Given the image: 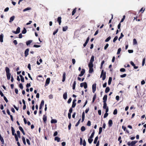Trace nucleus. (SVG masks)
Listing matches in <instances>:
<instances>
[{
	"label": "nucleus",
	"mask_w": 146,
	"mask_h": 146,
	"mask_svg": "<svg viewBox=\"0 0 146 146\" xmlns=\"http://www.w3.org/2000/svg\"><path fill=\"white\" fill-rule=\"evenodd\" d=\"M19 76L21 78V82H24V77L23 76L20 74L19 75Z\"/></svg>",
	"instance_id": "obj_19"
},
{
	"label": "nucleus",
	"mask_w": 146,
	"mask_h": 146,
	"mask_svg": "<svg viewBox=\"0 0 146 146\" xmlns=\"http://www.w3.org/2000/svg\"><path fill=\"white\" fill-rule=\"evenodd\" d=\"M0 140L2 142V144H4V140L3 138L1 137V134H0Z\"/></svg>",
	"instance_id": "obj_28"
},
{
	"label": "nucleus",
	"mask_w": 146,
	"mask_h": 146,
	"mask_svg": "<svg viewBox=\"0 0 146 146\" xmlns=\"http://www.w3.org/2000/svg\"><path fill=\"white\" fill-rule=\"evenodd\" d=\"M15 17L14 16L11 17L10 19L9 22L11 23L14 20Z\"/></svg>",
	"instance_id": "obj_23"
},
{
	"label": "nucleus",
	"mask_w": 146,
	"mask_h": 146,
	"mask_svg": "<svg viewBox=\"0 0 146 146\" xmlns=\"http://www.w3.org/2000/svg\"><path fill=\"white\" fill-rule=\"evenodd\" d=\"M26 141L28 145H31L30 141L28 139H26Z\"/></svg>",
	"instance_id": "obj_58"
},
{
	"label": "nucleus",
	"mask_w": 146,
	"mask_h": 146,
	"mask_svg": "<svg viewBox=\"0 0 146 146\" xmlns=\"http://www.w3.org/2000/svg\"><path fill=\"white\" fill-rule=\"evenodd\" d=\"M76 84V81H74L72 86V89L74 90L75 89Z\"/></svg>",
	"instance_id": "obj_30"
},
{
	"label": "nucleus",
	"mask_w": 146,
	"mask_h": 146,
	"mask_svg": "<svg viewBox=\"0 0 146 146\" xmlns=\"http://www.w3.org/2000/svg\"><path fill=\"white\" fill-rule=\"evenodd\" d=\"M127 76V74H122V75H120V77L121 78H124V77H126Z\"/></svg>",
	"instance_id": "obj_57"
},
{
	"label": "nucleus",
	"mask_w": 146,
	"mask_h": 146,
	"mask_svg": "<svg viewBox=\"0 0 146 146\" xmlns=\"http://www.w3.org/2000/svg\"><path fill=\"white\" fill-rule=\"evenodd\" d=\"M81 119H79V120L78 121V122H77V123H76V124L75 125L76 126V127L79 124Z\"/></svg>",
	"instance_id": "obj_50"
},
{
	"label": "nucleus",
	"mask_w": 146,
	"mask_h": 146,
	"mask_svg": "<svg viewBox=\"0 0 146 146\" xmlns=\"http://www.w3.org/2000/svg\"><path fill=\"white\" fill-rule=\"evenodd\" d=\"M113 124L112 121L111 119L109 120L108 121V125L109 127H111Z\"/></svg>",
	"instance_id": "obj_15"
},
{
	"label": "nucleus",
	"mask_w": 146,
	"mask_h": 146,
	"mask_svg": "<svg viewBox=\"0 0 146 146\" xmlns=\"http://www.w3.org/2000/svg\"><path fill=\"white\" fill-rule=\"evenodd\" d=\"M58 29H56L55 31H54L53 32V35H55V34H56V33H57V32H58Z\"/></svg>",
	"instance_id": "obj_49"
},
{
	"label": "nucleus",
	"mask_w": 146,
	"mask_h": 146,
	"mask_svg": "<svg viewBox=\"0 0 146 146\" xmlns=\"http://www.w3.org/2000/svg\"><path fill=\"white\" fill-rule=\"evenodd\" d=\"M94 133H95V131H94V130H93V132L92 133L91 135H90V138L91 139L93 138V137H94Z\"/></svg>",
	"instance_id": "obj_33"
},
{
	"label": "nucleus",
	"mask_w": 146,
	"mask_h": 146,
	"mask_svg": "<svg viewBox=\"0 0 146 146\" xmlns=\"http://www.w3.org/2000/svg\"><path fill=\"white\" fill-rule=\"evenodd\" d=\"M110 90V88L109 87H107L106 88L105 92L106 93H108Z\"/></svg>",
	"instance_id": "obj_29"
},
{
	"label": "nucleus",
	"mask_w": 146,
	"mask_h": 146,
	"mask_svg": "<svg viewBox=\"0 0 146 146\" xmlns=\"http://www.w3.org/2000/svg\"><path fill=\"white\" fill-rule=\"evenodd\" d=\"M117 109H115L113 111V114L114 115H116L117 113Z\"/></svg>",
	"instance_id": "obj_51"
},
{
	"label": "nucleus",
	"mask_w": 146,
	"mask_h": 146,
	"mask_svg": "<svg viewBox=\"0 0 146 146\" xmlns=\"http://www.w3.org/2000/svg\"><path fill=\"white\" fill-rule=\"evenodd\" d=\"M120 71L121 72H124L125 71V70L124 68H121L120 69Z\"/></svg>",
	"instance_id": "obj_61"
},
{
	"label": "nucleus",
	"mask_w": 146,
	"mask_h": 146,
	"mask_svg": "<svg viewBox=\"0 0 146 146\" xmlns=\"http://www.w3.org/2000/svg\"><path fill=\"white\" fill-rule=\"evenodd\" d=\"M124 36V35L122 33H121V34L120 36L119 37L118 40L119 41L120 40V39L122 38Z\"/></svg>",
	"instance_id": "obj_45"
},
{
	"label": "nucleus",
	"mask_w": 146,
	"mask_h": 146,
	"mask_svg": "<svg viewBox=\"0 0 146 146\" xmlns=\"http://www.w3.org/2000/svg\"><path fill=\"white\" fill-rule=\"evenodd\" d=\"M86 129L85 127L84 126H82L81 127V130L82 131H84Z\"/></svg>",
	"instance_id": "obj_44"
},
{
	"label": "nucleus",
	"mask_w": 146,
	"mask_h": 146,
	"mask_svg": "<svg viewBox=\"0 0 146 146\" xmlns=\"http://www.w3.org/2000/svg\"><path fill=\"white\" fill-rule=\"evenodd\" d=\"M43 119L44 122L46 123L47 120V116L46 115H44L43 117Z\"/></svg>",
	"instance_id": "obj_16"
},
{
	"label": "nucleus",
	"mask_w": 146,
	"mask_h": 146,
	"mask_svg": "<svg viewBox=\"0 0 146 146\" xmlns=\"http://www.w3.org/2000/svg\"><path fill=\"white\" fill-rule=\"evenodd\" d=\"M112 78L111 77H110L109 78V80L108 81V84L109 85H110L111 84V82L112 81Z\"/></svg>",
	"instance_id": "obj_25"
},
{
	"label": "nucleus",
	"mask_w": 146,
	"mask_h": 146,
	"mask_svg": "<svg viewBox=\"0 0 146 146\" xmlns=\"http://www.w3.org/2000/svg\"><path fill=\"white\" fill-rule=\"evenodd\" d=\"M145 58H144L143 59V61H142V66H143L145 64Z\"/></svg>",
	"instance_id": "obj_47"
},
{
	"label": "nucleus",
	"mask_w": 146,
	"mask_h": 146,
	"mask_svg": "<svg viewBox=\"0 0 146 146\" xmlns=\"http://www.w3.org/2000/svg\"><path fill=\"white\" fill-rule=\"evenodd\" d=\"M19 87L21 89H23V86L22 84L21 83L20 84H19Z\"/></svg>",
	"instance_id": "obj_59"
},
{
	"label": "nucleus",
	"mask_w": 146,
	"mask_h": 146,
	"mask_svg": "<svg viewBox=\"0 0 146 146\" xmlns=\"http://www.w3.org/2000/svg\"><path fill=\"white\" fill-rule=\"evenodd\" d=\"M88 67L89 68V72L90 73H92L93 71V65L88 64Z\"/></svg>",
	"instance_id": "obj_4"
},
{
	"label": "nucleus",
	"mask_w": 146,
	"mask_h": 146,
	"mask_svg": "<svg viewBox=\"0 0 146 146\" xmlns=\"http://www.w3.org/2000/svg\"><path fill=\"white\" fill-rule=\"evenodd\" d=\"M102 127H100L99 129V133H98L99 134H100L101 133L102 131Z\"/></svg>",
	"instance_id": "obj_43"
},
{
	"label": "nucleus",
	"mask_w": 146,
	"mask_h": 146,
	"mask_svg": "<svg viewBox=\"0 0 146 146\" xmlns=\"http://www.w3.org/2000/svg\"><path fill=\"white\" fill-rule=\"evenodd\" d=\"M111 38V37L110 36H109L105 40V42H108L109 41Z\"/></svg>",
	"instance_id": "obj_40"
},
{
	"label": "nucleus",
	"mask_w": 146,
	"mask_h": 146,
	"mask_svg": "<svg viewBox=\"0 0 146 146\" xmlns=\"http://www.w3.org/2000/svg\"><path fill=\"white\" fill-rule=\"evenodd\" d=\"M29 48H27L25 51V56L26 57L29 54Z\"/></svg>",
	"instance_id": "obj_10"
},
{
	"label": "nucleus",
	"mask_w": 146,
	"mask_h": 146,
	"mask_svg": "<svg viewBox=\"0 0 146 146\" xmlns=\"http://www.w3.org/2000/svg\"><path fill=\"white\" fill-rule=\"evenodd\" d=\"M61 19L62 18L61 17H59L57 18V21L60 25H61Z\"/></svg>",
	"instance_id": "obj_14"
},
{
	"label": "nucleus",
	"mask_w": 146,
	"mask_h": 146,
	"mask_svg": "<svg viewBox=\"0 0 146 146\" xmlns=\"http://www.w3.org/2000/svg\"><path fill=\"white\" fill-rule=\"evenodd\" d=\"M76 8H75V9H74L73 11H72V15H74V14L75 13H76Z\"/></svg>",
	"instance_id": "obj_37"
},
{
	"label": "nucleus",
	"mask_w": 146,
	"mask_h": 146,
	"mask_svg": "<svg viewBox=\"0 0 146 146\" xmlns=\"http://www.w3.org/2000/svg\"><path fill=\"white\" fill-rule=\"evenodd\" d=\"M80 86L81 87H82L84 86L85 89H86L87 87V83L86 82H82L80 84Z\"/></svg>",
	"instance_id": "obj_5"
},
{
	"label": "nucleus",
	"mask_w": 146,
	"mask_h": 146,
	"mask_svg": "<svg viewBox=\"0 0 146 146\" xmlns=\"http://www.w3.org/2000/svg\"><path fill=\"white\" fill-rule=\"evenodd\" d=\"M76 102H72V108H74L75 107L76 105Z\"/></svg>",
	"instance_id": "obj_53"
},
{
	"label": "nucleus",
	"mask_w": 146,
	"mask_h": 146,
	"mask_svg": "<svg viewBox=\"0 0 146 146\" xmlns=\"http://www.w3.org/2000/svg\"><path fill=\"white\" fill-rule=\"evenodd\" d=\"M3 98H4V100L7 103L8 102V100H7V98H6V97L5 96H4L3 97Z\"/></svg>",
	"instance_id": "obj_63"
},
{
	"label": "nucleus",
	"mask_w": 146,
	"mask_h": 146,
	"mask_svg": "<svg viewBox=\"0 0 146 146\" xmlns=\"http://www.w3.org/2000/svg\"><path fill=\"white\" fill-rule=\"evenodd\" d=\"M121 51V48H118V50H117V54H119L120 53Z\"/></svg>",
	"instance_id": "obj_54"
},
{
	"label": "nucleus",
	"mask_w": 146,
	"mask_h": 146,
	"mask_svg": "<svg viewBox=\"0 0 146 146\" xmlns=\"http://www.w3.org/2000/svg\"><path fill=\"white\" fill-rule=\"evenodd\" d=\"M5 70L6 72L7 79L8 80H9L10 79L11 75L10 73V70L9 68L7 67H6Z\"/></svg>",
	"instance_id": "obj_1"
},
{
	"label": "nucleus",
	"mask_w": 146,
	"mask_h": 146,
	"mask_svg": "<svg viewBox=\"0 0 146 146\" xmlns=\"http://www.w3.org/2000/svg\"><path fill=\"white\" fill-rule=\"evenodd\" d=\"M50 80V78H47L46 81V83L45 85V86H47V85L49 84Z\"/></svg>",
	"instance_id": "obj_11"
},
{
	"label": "nucleus",
	"mask_w": 146,
	"mask_h": 146,
	"mask_svg": "<svg viewBox=\"0 0 146 146\" xmlns=\"http://www.w3.org/2000/svg\"><path fill=\"white\" fill-rule=\"evenodd\" d=\"M31 7H27V8L24 9H23V12H25L28 10H31Z\"/></svg>",
	"instance_id": "obj_31"
},
{
	"label": "nucleus",
	"mask_w": 146,
	"mask_h": 146,
	"mask_svg": "<svg viewBox=\"0 0 146 146\" xmlns=\"http://www.w3.org/2000/svg\"><path fill=\"white\" fill-rule=\"evenodd\" d=\"M66 73L65 72H64L62 75V82H64L65 81L66 78Z\"/></svg>",
	"instance_id": "obj_13"
},
{
	"label": "nucleus",
	"mask_w": 146,
	"mask_h": 146,
	"mask_svg": "<svg viewBox=\"0 0 146 146\" xmlns=\"http://www.w3.org/2000/svg\"><path fill=\"white\" fill-rule=\"evenodd\" d=\"M11 131H12V135H14L15 137V138L16 141L17 142L18 141H19L18 138V137L17 134L16 133H15V130L14 128H13V127H11Z\"/></svg>",
	"instance_id": "obj_2"
},
{
	"label": "nucleus",
	"mask_w": 146,
	"mask_h": 146,
	"mask_svg": "<svg viewBox=\"0 0 146 146\" xmlns=\"http://www.w3.org/2000/svg\"><path fill=\"white\" fill-rule=\"evenodd\" d=\"M145 10V9L143 8V7L140 10V12H141V13H143Z\"/></svg>",
	"instance_id": "obj_48"
},
{
	"label": "nucleus",
	"mask_w": 146,
	"mask_h": 146,
	"mask_svg": "<svg viewBox=\"0 0 146 146\" xmlns=\"http://www.w3.org/2000/svg\"><path fill=\"white\" fill-rule=\"evenodd\" d=\"M92 92L93 93H94L96 90V84L95 83L93 84L92 86Z\"/></svg>",
	"instance_id": "obj_8"
},
{
	"label": "nucleus",
	"mask_w": 146,
	"mask_h": 146,
	"mask_svg": "<svg viewBox=\"0 0 146 146\" xmlns=\"http://www.w3.org/2000/svg\"><path fill=\"white\" fill-rule=\"evenodd\" d=\"M85 70L84 69H82V71L81 72L80 74L79 75V76L81 77L85 73Z\"/></svg>",
	"instance_id": "obj_9"
},
{
	"label": "nucleus",
	"mask_w": 146,
	"mask_h": 146,
	"mask_svg": "<svg viewBox=\"0 0 146 146\" xmlns=\"http://www.w3.org/2000/svg\"><path fill=\"white\" fill-rule=\"evenodd\" d=\"M17 136L19 138H21V135H20V132L19 131H17Z\"/></svg>",
	"instance_id": "obj_34"
},
{
	"label": "nucleus",
	"mask_w": 146,
	"mask_h": 146,
	"mask_svg": "<svg viewBox=\"0 0 146 146\" xmlns=\"http://www.w3.org/2000/svg\"><path fill=\"white\" fill-rule=\"evenodd\" d=\"M108 46L109 44H107L104 47V49L105 50H106L107 48L108 47Z\"/></svg>",
	"instance_id": "obj_64"
},
{
	"label": "nucleus",
	"mask_w": 146,
	"mask_h": 146,
	"mask_svg": "<svg viewBox=\"0 0 146 146\" xmlns=\"http://www.w3.org/2000/svg\"><path fill=\"white\" fill-rule=\"evenodd\" d=\"M125 16L123 15V17L122 19H121L120 22L121 23V22H123V21L125 19Z\"/></svg>",
	"instance_id": "obj_60"
},
{
	"label": "nucleus",
	"mask_w": 146,
	"mask_h": 146,
	"mask_svg": "<svg viewBox=\"0 0 146 146\" xmlns=\"http://www.w3.org/2000/svg\"><path fill=\"white\" fill-rule=\"evenodd\" d=\"M27 32V30L25 28H24L23 30L22 31V33L23 34H24L26 33Z\"/></svg>",
	"instance_id": "obj_42"
},
{
	"label": "nucleus",
	"mask_w": 146,
	"mask_h": 146,
	"mask_svg": "<svg viewBox=\"0 0 146 146\" xmlns=\"http://www.w3.org/2000/svg\"><path fill=\"white\" fill-rule=\"evenodd\" d=\"M93 141V139H92V138H90V137L88 139V141L89 142V143L90 144Z\"/></svg>",
	"instance_id": "obj_32"
},
{
	"label": "nucleus",
	"mask_w": 146,
	"mask_h": 146,
	"mask_svg": "<svg viewBox=\"0 0 146 146\" xmlns=\"http://www.w3.org/2000/svg\"><path fill=\"white\" fill-rule=\"evenodd\" d=\"M137 141H132L131 143V146H135L134 145L137 142Z\"/></svg>",
	"instance_id": "obj_18"
},
{
	"label": "nucleus",
	"mask_w": 146,
	"mask_h": 146,
	"mask_svg": "<svg viewBox=\"0 0 146 146\" xmlns=\"http://www.w3.org/2000/svg\"><path fill=\"white\" fill-rule=\"evenodd\" d=\"M98 136H97L96 137L94 142V143L96 144L97 143V140H98Z\"/></svg>",
	"instance_id": "obj_39"
},
{
	"label": "nucleus",
	"mask_w": 146,
	"mask_h": 146,
	"mask_svg": "<svg viewBox=\"0 0 146 146\" xmlns=\"http://www.w3.org/2000/svg\"><path fill=\"white\" fill-rule=\"evenodd\" d=\"M118 36H115L113 40V42H115V41L117 39Z\"/></svg>",
	"instance_id": "obj_46"
},
{
	"label": "nucleus",
	"mask_w": 146,
	"mask_h": 146,
	"mask_svg": "<svg viewBox=\"0 0 146 146\" xmlns=\"http://www.w3.org/2000/svg\"><path fill=\"white\" fill-rule=\"evenodd\" d=\"M3 34H2L0 35V41L1 42L3 41Z\"/></svg>",
	"instance_id": "obj_26"
},
{
	"label": "nucleus",
	"mask_w": 146,
	"mask_h": 146,
	"mask_svg": "<svg viewBox=\"0 0 146 146\" xmlns=\"http://www.w3.org/2000/svg\"><path fill=\"white\" fill-rule=\"evenodd\" d=\"M104 103V105L103 107V108L104 109H105L107 108V104L106 102H103Z\"/></svg>",
	"instance_id": "obj_38"
},
{
	"label": "nucleus",
	"mask_w": 146,
	"mask_h": 146,
	"mask_svg": "<svg viewBox=\"0 0 146 146\" xmlns=\"http://www.w3.org/2000/svg\"><path fill=\"white\" fill-rule=\"evenodd\" d=\"M94 61V56L93 55L91 56V59H90V62L88 64L93 65V62Z\"/></svg>",
	"instance_id": "obj_7"
},
{
	"label": "nucleus",
	"mask_w": 146,
	"mask_h": 146,
	"mask_svg": "<svg viewBox=\"0 0 146 146\" xmlns=\"http://www.w3.org/2000/svg\"><path fill=\"white\" fill-rule=\"evenodd\" d=\"M44 104V100H42L41 101V103L40 104V105L43 106Z\"/></svg>",
	"instance_id": "obj_55"
},
{
	"label": "nucleus",
	"mask_w": 146,
	"mask_h": 146,
	"mask_svg": "<svg viewBox=\"0 0 146 146\" xmlns=\"http://www.w3.org/2000/svg\"><path fill=\"white\" fill-rule=\"evenodd\" d=\"M106 72H104V70H102V71L100 75V77H102V80H104L106 78Z\"/></svg>",
	"instance_id": "obj_3"
},
{
	"label": "nucleus",
	"mask_w": 146,
	"mask_h": 146,
	"mask_svg": "<svg viewBox=\"0 0 146 146\" xmlns=\"http://www.w3.org/2000/svg\"><path fill=\"white\" fill-rule=\"evenodd\" d=\"M137 44V42L135 38H134L133 39V44L135 45L136 44Z\"/></svg>",
	"instance_id": "obj_41"
},
{
	"label": "nucleus",
	"mask_w": 146,
	"mask_h": 146,
	"mask_svg": "<svg viewBox=\"0 0 146 146\" xmlns=\"http://www.w3.org/2000/svg\"><path fill=\"white\" fill-rule=\"evenodd\" d=\"M108 113H105V114H104V118H106V117H107V116H108Z\"/></svg>",
	"instance_id": "obj_62"
},
{
	"label": "nucleus",
	"mask_w": 146,
	"mask_h": 146,
	"mask_svg": "<svg viewBox=\"0 0 146 146\" xmlns=\"http://www.w3.org/2000/svg\"><path fill=\"white\" fill-rule=\"evenodd\" d=\"M32 41H33L32 40H29L27 41L26 42V44L27 45V46H28L32 42Z\"/></svg>",
	"instance_id": "obj_22"
},
{
	"label": "nucleus",
	"mask_w": 146,
	"mask_h": 146,
	"mask_svg": "<svg viewBox=\"0 0 146 146\" xmlns=\"http://www.w3.org/2000/svg\"><path fill=\"white\" fill-rule=\"evenodd\" d=\"M87 125L88 126H90L91 125V121H88Z\"/></svg>",
	"instance_id": "obj_56"
},
{
	"label": "nucleus",
	"mask_w": 146,
	"mask_h": 146,
	"mask_svg": "<svg viewBox=\"0 0 146 146\" xmlns=\"http://www.w3.org/2000/svg\"><path fill=\"white\" fill-rule=\"evenodd\" d=\"M107 99V95H105L103 98V102H106V101Z\"/></svg>",
	"instance_id": "obj_12"
},
{
	"label": "nucleus",
	"mask_w": 146,
	"mask_h": 146,
	"mask_svg": "<svg viewBox=\"0 0 146 146\" xmlns=\"http://www.w3.org/2000/svg\"><path fill=\"white\" fill-rule=\"evenodd\" d=\"M22 141H23V143L24 145H26V141H25V137L24 136H22Z\"/></svg>",
	"instance_id": "obj_20"
},
{
	"label": "nucleus",
	"mask_w": 146,
	"mask_h": 146,
	"mask_svg": "<svg viewBox=\"0 0 146 146\" xmlns=\"http://www.w3.org/2000/svg\"><path fill=\"white\" fill-rule=\"evenodd\" d=\"M96 94H94V95L93 98V100H92V101L93 103L94 102L96 98Z\"/></svg>",
	"instance_id": "obj_35"
},
{
	"label": "nucleus",
	"mask_w": 146,
	"mask_h": 146,
	"mask_svg": "<svg viewBox=\"0 0 146 146\" xmlns=\"http://www.w3.org/2000/svg\"><path fill=\"white\" fill-rule=\"evenodd\" d=\"M57 122V121L55 119H52L51 121V123H56Z\"/></svg>",
	"instance_id": "obj_27"
},
{
	"label": "nucleus",
	"mask_w": 146,
	"mask_h": 146,
	"mask_svg": "<svg viewBox=\"0 0 146 146\" xmlns=\"http://www.w3.org/2000/svg\"><path fill=\"white\" fill-rule=\"evenodd\" d=\"M20 28L19 27H18L16 31H12V32L15 34H17L19 33L20 32Z\"/></svg>",
	"instance_id": "obj_6"
},
{
	"label": "nucleus",
	"mask_w": 146,
	"mask_h": 146,
	"mask_svg": "<svg viewBox=\"0 0 146 146\" xmlns=\"http://www.w3.org/2000/svg\"><path fill=\"white\" fill-rule=\"evenodd\" d=\"M68 28V27L67 26H66L65 27H63L62 31H65Z\"/></svg>",
	"instance_id": "obj_36"
},
{
	"label": "nucleus",
	"mask_w": 146,
	"mask_h": 146,
	"mask_svg": "<svg viewBox=\"0 0 146 146\" xmlns=\"http://www.w3.org/2000/svg\"><path fill=\"white\" fill-rule=\"evenodd\" d=\"M60 138L59 137H56L54 138V140L55 141H56L57 142H60Z\"/></svg>",
	"instance_id": "obj_21"
},
{
	"label": "nucleus",
	"mask_w": 146,
	"mask_h": 146,
	"mask_svg": "<svg viewBox=\"0 0 146 146\" xmlns=\"http://www.w3.org/2000/svg\"><path fill=\"white\" fill-rule=\"evenodd\" d=\"M121 23L120 22L119 24L118 25V26H117L118 29H119V31H121V30H120V27H121Z\"/></svg>",
	"instance_id": "obj_52"
},
{
	"label": "nucleus",
	"mask_w": 146,
	"mask_h": 146,
	"mask_svg": "<svg viewBox=\"0 0 146 146\" xmlns=\"http://www.w3.org/2000/svg\"><path fill=\"white\" fill-rule=\"evenodd\" d=\"M67 93L66 92L65 93H64V94H63V98H64V99L65 100H66L67 99Z\"/></svg>",
	"instance_id": "obj_24"
},
{
	"label": "nucleus",
	"mask_w": 146,
	"mask_h": 146,
	"mask_svg": "<svg viewBox=\"0 0 146 146\" xmlns=\"http://www.w3.org/2000/svg\"><path fill=\"white\" fill-rule=\"evenodd\" d=\"M19 130L22 132L23 134L24 135H25V132L24 131L22 127L21 126H19Z\"/></svg>",
	"instance_id": "obj_17"
}]
</instances>
